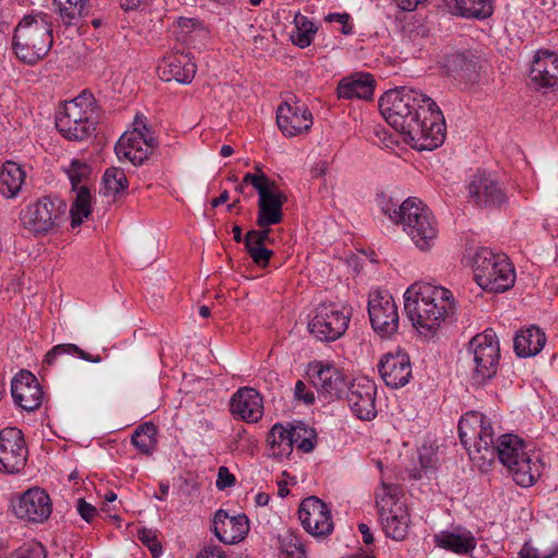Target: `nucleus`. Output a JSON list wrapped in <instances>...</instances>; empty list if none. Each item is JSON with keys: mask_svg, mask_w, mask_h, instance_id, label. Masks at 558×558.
Returning <instances> with one entry per match:
<instances>
[{"mask_svg": "<svg viewBox=\"0 0 558 558\" xmlns=\"http://www.w3.org/2000/svg\"><path fill=\"white\" fill-rule=\"evenodd\" d=\"M458 428L462 445L480 469L487 470L498 458L519 486L530 487L539 476V466L524 451L522 439L506 434L495 442L490 423L482 413H466L461 417Z\"/></svg>", "mask_w": 558, "mask_h": 558, "instance_id": "obj_1", "label": "nucleus"}, {"mask_svg": "<svg viewBox=\"0 0 558 558\" xmlns=\"http://www.w3.org/2000/svg\"><path fill=\"white\" fill-rule=\"evenodd\" d=\"M385 120L403 135L404 142L418 150H433L444 143L445 118L437 104L410 87L386 92L378 102Z\"/></svg>", "mask_w": 558, "mask_h": 558, "instance_id": "obj_2", "label": "nucleus"}, {"mask_svg": "<svg viewBox=\"0 0 558 558\" xmlns=\"http://www.w3.org/2000/svg\"><path fill=\"white\" fill-rule=\"evenodd\" d=\"M451 291L426 282L412 284L404 293V310L421 333H434L454 312Z\"/></svg>", "mask_w": 558, "mask_h": 558, "instance_id": "obj_3", "label": "nucleus"}, {"mask_svg": "<svg viewBox=\"0 0 558 558\" xmlns=\"http://www.w3.org/2000/svg\"><path fill=\"white\" fill-rule=\"evenodd\" d=\"M99 109L90 92L83 90L77 97L65 101L56 114L58 131L70 141H83L96 131Z\"/></svg>", "mask_w": 558, "mask_h": 558, "instance_id": "obj_4", "label": "nucleus"}, {"mask_svg": "<svg viewBox=\"0 0 558 558\" xmlns=\"http://www.w3.org/2000/svg\"><path fill=\"white\" fill-rule=\"evenodd\" d=\"M53 44L51 24L41 15L25 16L15 27L12 46L16 57L34 65L43 60Z\"/></svg>", "mask_w": 558, "mask_h": 558, "instance_id": "obj_5", "label": "nucleus"}, {"mask_svg": "<svg viewBox=\"0 0 558 558\" xmlns=\"http://www.w3.org/2000/svg\"><path fill=\"white\" fill-rule=\"evenodd\" d=\"M474 280L486 291L501 293L513 287L515 272L508 256L481 247L472 256Z\"/></svg>", "mask_w": 558, "mask_h": 558, "instance_id": "obj_6", "label": "nucleus"}, {"mask_svg": "<svg viewBox=\"0 0 558 558\" xmlns=\"http://www.w3.org/2000/svg\"><path fill=\"white\" fill-rule=\"evenodd\" d=\"M66 209V204L62 199L41 196L21 211V225L35 236L53 234L62 227Z\"/></svg>", "mask_w": 558, "mask_h": 558, "instance_id": "obj_7", "label": "nucleus"}, {"mask_svg": "<svg viewBox=\"0 0 558 558\" xmlns=\"http://www.w3.org/2000/svg\"><path fill=\"white\" fill-rule=\"evenodd\" d=\"M403 489L397 484L383 483L376 493V504L383 530L387 537L402 541L408 534L410 517Z\"/></svg>", "mask_w": 558, "mask_h": 558, "instance_id": "obj_8", "label": "nucleus"}, {"mask_svg": "<svg viewBox=\"0 0 558 558\" xmlns=\"http://www.w3.org/2000/svg\"><path fill=\"white\" fill-rule=\"evenodd\" d=\"M403 230L421 251H428L437 239L438 229L429 208L416 197L407 198L399 205Z\"/></svg>", "mask_w": 558, "mask_h": 558, "instance_id": "obj_9", "label": "nucleus"}, {"mask_svg": "<svg viewBox=\"0 0 558 558\" xmlns=\"http://www.w3.org/2000/svg\"><path fill=\"white\" fill-rule=\"evenodd\" d=\"M256 173H246L243 183L251 185L258 193V213L256 223L259 228H269L283 219L282 206L287 196L274 180H270L257 166Z\"/></svg>", "mask_w": 558, "mask_h": 558, "instance_id": "obj_10", "label": "nucleus"}, {"mask_svg": "<svg viewBox=\"0 0 558 558\" xmlns=\"http://www.w3.org/2000/svg\"><path fill=\"white\" fill-rule=\"evenodd\" d=\"M468 351L472 354L474 362L472 379L476 384L492 379L497 373L500 360L496 332L488 328L477 333L470 340Z\"/></svg>", "mask_w": 558, "mask_h": 558, "instance_id": "obj_11", "label": "nucleus"}, {"mask_svg": "<svg viewBox=\"0 0 558 558\" xmlns=\"http://www.w3.org/2000/svg\"><path fill=\"white\" fill-rule=\"evenodd\" d=\"M157 148V141L145 123L135 119L134 129L126 131L117 142L114 150L120 160L125 159L134 166L142 165Z\"/></svg>", "mask_w": 558, "mask_h": 558, "instance_id": "obj_12", "label": "nucleus"}, {"mask_svg": "<svg viewBox=\"0 0 558 558\" xmlns=\"http://www.w3.org/2000/svg\"><path fill=\"white\" fill-rule=\"evenodd\" d=\"M368 315L373 329L383 338H390L399 328V313L393 298L387 291L368 295Z\"/></svg>", "mask_w": 558, "mask_h": 558, "instance_id": "obj_13", "label": "nucleus"}, {"mask_svg": "<svg viewBox=\"0 0 558 558\" xmlns=\"http://www.w3.org/2000/svg\"><path fill=\"white\" fill-rule=\"evenodd\" d=\"M298 513L303 529L314 537L325 538L333 531L331 511L318 497L303 499Z\"/></svg>", "mask_w": 558, "mask_h": 558, "instance_id": "obj_14", "label": "nucleus"}, {"mask_svg": "<svg viewBox=\"0 0 558 558\" xmlns=\"http://www.w3.org/2000/svg\"><path fill=\"white\" fill-rule=\"evenodd\" d=\"M349 326V319L335 305L320 304L308 323V331L318 340L335 341Z\"/></svg>", "mask_w": 558, "mask_h": 558, "instance_id": "obj_15", "label": "nucleus"}, {"mask_svg": "<svg viewBox=\"0 0 558 558\" xmlns=\"http://www.w3.org/2000/svg\"><path fill=\"white\" fill-rule=\"evenodd\" d=\"M27 448L21 429L7 427L0 430V466L7 473L21 472L27 460Z\"/></svg>", "mask_w": 558, "mask_h": 558, "instance_id": "obj_16", "label": "nucleus"}, {"mask_svg": "<svg viewBox=\"0 0 558 558\" xmlns=\"http://www.w3.org/2000/svg\"><path fill=\"white\" fill-rule=\"evenodd\" d=\"M277 125L284 136L294 137L311 130L313 116L300 101H284L277 109Z\"/></svg>", "mask_w": 558, "mask_h": 558, "instance_id": "obj_17", "label": "nucleus"}, {"mask_svg": "<svg viewBox=\"0 0 558 558\" xmlns=\"http://www.w3.org/2000/svg\"><path fill=\"white\" fill-rule=\"evenodd\" d=\"M13 511L20 519L40 523L50 517L52 504L44 489L33 487L24 492L13 504Z\"/></svg>", "mask_w": 558, "mask_h": 558, "instance_id": "obj_18", "label": "nucleus"}, {"mask_svg": "<svg viewBox=\"0 0 558 558\" xmlns=\"http://www.w3.org/2000/svg\"><path fill=\"white\" fill-rule=\"evenodd\" d=\"M306 374L313 386L326 397L340 399L345 395V376L338 368L314 362L308 365Z\"/></svg>", "mask_w": 558, "mask_h": 558, "instance_id": "obj_19", "label": "nucleus"}, {"mask_svg": "<svg viewBox=\"0 0 558 558\" xmlns=\"http://www.w3.org/2000/svg\"><path fill=\"white\" fill-rule=\"evenodd\" d=\"M530 78L538 88L558 90V53L537 51L531 65Z\"/></svg>", "mask_w": 558, "mask_h": 558, "instance_id": "obj_20", "label": "nucleus"}, {"mask_svg": "<svg viewBox=\"0 0 558 558\" xmlns=\"http://www.w3.org/2000/svg\"><path fill=\"white\" fill-rule=\"evenodd\" d=\"M11 393L14 402L27 412L37 410L44 398L41 386L29 372H22L14 377Z\"/></svg>", "mask_w": 558, "mask_h": 558, "instance_id": "obj_21", "label": "nucleus"}, {"mask_svg": "<svg viewBox=\"0 0 558 558\" xmlns=\"http://www.w3.org/2000/svg\"><path fill=\"white\" fill-rule=\"evenodd\" d=\"M250 524L245 514L229 515L219 509L214 517L213 533L223 544H236L248 533Z\"/></svg>", "mask_w": 558, "mask_h": 558, "instance_id": "obj_22", "label": "nucleus"}, {"mask_svg": "<svg viewBox=\"0 0 558 558\" xmlns=\"http://www.w3.org/2000/svg\"><path fill=\"white\" fill-rule=\"evenodd\" d=\"M379 373L385 384L391 388H400L409 383L412 374L410 357L405 352L385 354L379 364Z\"/></svg>", "mask_w": 558, "mask_h": 558, "instance_id": "obj_23", "label": "nucleus"}, {"mask_svg": "<svg viewBox=\"0 0 558 558\" xmlns=\"http://www.w3.org/2000/svg\"><path fill=\"white\" fill-rule=\"evenodd\" d=\"M230 411L236 418L246 423H256L264 413L263 397L254 388L242 387L232 396Z\"/></svg>", "mask_w": 558, "mask_h": 558, "instance_id": "obj_24", "label": "nucleus"}, {"mask_svg": "<svg viewBox=\"0 0 558 558\" xmlns=\"http://www.w3.org/2000/svg\"><path fill=\"white\" fill-rule=\"evenodd\" d=\"M376 386L368 378L351 383V411L361 421H372L376 417L375 408Z\"/></svg>", "mask_w": 558, "mask_h": 558, "instance_id": "obj_25", "label": "nucleus"}, {"mask_svg": "<svg viewBox=\"0 0 558 558\" xmlns=\"http://www.w3.org/2000/svg\"><path fill=\"white\" fill-rule=\"evenodd\" d=\"M158 76L165 81L189 84L195 76L196 64L189 54L172 53L165 57L157 66Z\"/></svg>", "mask_w": 558, "mask_h": 558, "instance_id": "obj_26", "label": "nucleus"}, {"mask_svg": "<svg viewBox=\"0 0 558 558\" xmlns=\"http://www.w3.org/2000/svg\"><path fill=\"white\" fill-rule=\"evenodd\" d=\"M471 199L480 206H501L507 196L499 183L485 173H477L469 184Z\"/></svg>", "mask_w": 558, "mask_h": 558, "instance_id": "obj_27", "label": "nucleus"}, {"mask_svg": "<svg viewBox=\"0 0 558 558\" xmlns=\"http://www.w3.org/2000/svg\"><path fill=\"white\" fill-rule=\"evenodd\" d=\"M436 546L458 555H466L476 547V539L471 531L458 527L453 531H441L434 536Z\"/></svg>", "mask_w": 558, "mask_h": 558, "instance_id": "obj_28", "label": "nucleus"}, {"mask_svg": "<svg viewBox=\"0 0 558 558\" xmlns=\"http://www.w3.org/2000/svg\"><path fill=\"white\" fill-rule=\"evenodd\" d=\"M26 173L14 161H5L0 170V194L5 198L19 195L25 182Z\"/></svg>", "mask_w": 558, "mask_h": 558, "instance_id": "obj_29", "label": "nucleus"}, {"mask_svg": "<svg viewBox=\"0 0 558 558\" xmlns=\"http://www.w3.org/2000/svg\"><path fill=\"white\" fill-rule=\"evenodd\" d=\"M546 336L538 327H531L519 332L513 341L514 351L519 356H533L542 351Z\"/></svg>", "mask_w": 558, "mask_h": 558, "instance_id": "obj_30", "label": "nucleus"}, {"mask_svg": "<svg viewBox=\"0 0 558 558\" xmlns=\"http://www.w3.org/2000/svg\"><path fill=\"white\" fill-rule=\"evenodd\" d=\"M452 13L466 19L485 20L494 12L493 0H449Z\"/></svg>", "mask_w": 558, "mask_h": 558, "instance_id": "obj_31", "label": "nucleus"}, {"mask_svg": "<svg viewBox=\"0 0 558 558\" xmlns=\"http://www.w3.org/2000/svg\"><path fill=\"white\" fill-rule=\"evenodd\" d=\"M451 75L465 84H474L480 77V66L475 60L459 53L451 57L448 62Z\"/></svg>", "mask_w": 558, "mask_h": 558, "instance_id": "obj_32", "label": "nucleus"}, {"mask_svg": "<svg viewBox=\"0 0 558 558\" xmlns=\"http://www.w3.org/2000/svg\"><path fill=\"white\" fill-rule=\"evenodd\" d=\"M270 456L275 458H287L292 453L293 441L291 428L287 429L281 424H275L267 435Z\"/></svg>", "mask_w": 558, "mask_h": 558, "instance_id": "obj_33", "label": "nucleus"}, {"mask_svg": "<svg viewBox=\"0 0 558 558\" xmlns=\"http://www.w3.org/2000/svg\"><path fill=\"white\" fill-rule=\"evenodd\" d=\"M65 25H77L88 14L89 0H53Z\"/></svg>", "mask_w": 558, "mask_h": 558, "instance_id": "obj_34", "label": "nucleus"}, {"mask_svg": "<svg viewBox=\"0 0 558 558\" xmlns=\"http://www.w3.org/2000/svg\"><path fill=\"white\" fill-rule=\"evenodd\" d=\"M376 88L375 77L367 72L351 73V99L372 101Z\"/></svg>", "mask_w": 558, "mask_h": 558, "instance_id": "obj_35", "label": "nucleus"}, {"mask_svg": "<svg viewBox=\"0 0 558 558\" xmlns=\"http://www.w3.org/2000/svg\"><path fill=\"white\" fill-rule=\"evenodd\" d=\"M76 192L75 199L70 208L71 227H78L84 218L92 213V195L87 185H82Z\"/></svg>", "mask_w": 558, "mask_h": 558, "instance_id": "obj_36", "label": "nucleus"}, {"mask_svg": "<svg viewBox=\"0 0 558 558\" xmlns=\"http://www.w3.org/2000/svg\"><path fill=\"white\" fill-rule=\"evenodd\" d=\"M157 427L151 422L140 425L132 436V444L143 454H150L157 445Z\"/></svg>", "mask_w": 558, "mask_h": 558, "instance_id": "obj_37", "label": "nucleus"}, {"mask_svg": "<svg viewBox=\"0 0 558 558\" xmlns=\"http://www.w3.org/2000/svg\"><path fill=\"white\" fill-rule=\"evenodd\" d=\"M279 557L280 558H307L305 545L298 534L287 531L279 535Z\"/></svg>", "mask_w": 558, "mask_h": 558, "instance_id": "obj_38", "label": "nucleus"}, {"mask_svg": "<svg viewBox=\"0 0 558 558\" xmlns=\"http://www.w3.org/2000/svg\"><path fill=\"white\" fill-rule=\"evenodd\" d=\"M63 354H75L80 359L92 363H100L102 361V357L99 354L93 355L73 343H62L54 345L50 351H48L45 356L44 364L51 366L54 364L57 357Z\"/></svg>", "mask_w": 558, "mask_h": 558, "instance_id": "obj_39", "label": "nucleus"}, {"mask_svg": "<svg viewBox=\"0 0 558 558\" xmlns=\"http://www.w3.org/2000/svg\"><path fill=\"white\" fill-rule=\"evenodd\" d=\"M295 31L291 34V40L300 48L308 47L316 34V26L305 15L296 14L294 17Z\"/></svg>", "mask_w": 558, "mask_h": 558, "instance_id": "obj_40", "label": "nucleus"}, {"mask_svg": "<svg viewBox=\"0 0 558 558\" xmlns=\"http://www.w3.org/2000/svg\"><path fill=\"white\" fill-rule=\"evenodd\" d=\"M102 183L105 195L113 197L124 192L129 186L124 171L118 167H110L105 171Z\"/></svg>", "mask_w": 558, "mask_h": 558, "instance_id": "obj_41", "label": "nucleus"}, {"mask_svg": "<svg viewBox=\"0 0 558 558\" xmlns=\"http://www.w3.org/2000/svg\"><path fill=\"white\" fill-rule=\"evenodd\" d=\"M291 437L293 446L303 452H311L316 444V432L314 428L308 427L302 422L291 426Z\"/></svg>", "mask_w": 558, "mask_h": 558, "instance_id": "obj_42", "label": "nucleus"}, {"mask_svg": "<svg viewBox=\"0 0 558 558\" xmlns=\"http://www.w3.org/2000/svg\"><path fill=\"white\" fill-rule=\"evenodd\" d=\"M68 177L72 184V190H78L89 179L92 173L90 167L87 162L78 159H73L66 169Z\"/></svg>", "mask_w": 558, "mask_h": 558, "instance_id": "obj_43", "label": "nucleus"}, {"mask_svg": "<svg viewBox=\"0 0 558 558\" xmlns=\"http://www.w3.org/2000/svg\"><path fill=\"white\" fill-rule=\"evenodd\" d=\"M138 539L148 547L154 558H158L162 553V547L157 537V532L151 529L142 527L137 530Z\"/></svg>", "mask_w": 558, "mask_h": 558, "instance_id": "obj_44", "label": "nucleus"}, {"mask_svg": "<svg viewBox=\"0 0 558 558\" xmlns=\"http://www.w3.org/2000/svg\"><path fill=\"white\" fill-rule=\"evenodd\" d=\"M270 229L262 228V230H251L246 233L244 242L247 254L253 252V248L257 250L258 246H265L267 242H270Z\"/></svg>", "mask_w": 558, "mask_h": 558, "instance_id": "obj_45", "label": "nucleus"}, {"mask_svg": "<svg viewBox=\"0 0 558 558\" xmlns=\"http://www.w3.org/2000/svg\"><path fill=\"white\" fill-rule=\"evenodd\" d=\"M421 466L425 470H433L438 462L437 454L432 447H422L418 451Z\"/></svg>", "mask_w": 558, "mask_h": 558, "instance_id": "obj_46", "label": "nucleus"}, {"mask_svg": "<svg viewBox=\"0 0 558 558\" xmlns=\"http://www.w3.org/2000/svg\"><path fill=\"white\" fill-rule=\"evenodd\" d=\"M294 397L296 400L302 401L307 405H311L315 402L314 392L308 389L302 380H298L295 384Z\"/></svg>", "mask_w": 558, "mask_h": 558, "instance_id": "obj_47", "label": "nucleus"}, {"mask_svg": "<svg viewBox=\"0 0 558 558\" xmlns=\"http://www.w3.org/2000/svg\"><path fill=\"white\" fill-rule=\"evenodd\" d=\"M77 512L83 520L90 523L94 518L97 515L98 510L93 505L85 501L83 498L77 500Z\"/></svg>", "mask_w": 558, "mask_h": 558, "instance_id": "obj_48", "label": "nucleus"}, {"mask_svg": "<svg viewBox=\"0 0 558 558\" xmlns=\"http://www.w3.org/2000/svg\"><path fill=\"white\" fill-rule=\"evenodd\" d=\"M248 255L257 266L265 267L269 263L272 251L266 246H258L257 250L253 248V252L248 253Z\"/></svg>", "mask_w": 558, "mask_h": 558, "instance_id": "obj_49", "label": "nucleus"}, {"mask_svg": "<svg viewBox=\"0 0 558 558\" xmlns=\"http://www.w3.org/2000/svg\"><path fill=\"white\" fill-rule=\"evenodd\" d=\"M381 210L385 215H387L390 220L396 223H399L401 216L399 215V206L397 203H393L391 199L381 198Z\"/></svg>", "mask_w": 558, "mask_h": 558, "instance_id": "obj_50", "label": "nucleus"}, {"mask_svg": "<svg viewBox=\"0 0 558 558\" xmlns=\"http://www.w3.org/2000/svg\"><path fill=\"white\" fill-rule=\"evenodd\" d=\"M235 477L231 474L226 466H220L218 470V478L216 485L218 488L223 489L226 487H230L234 485Z\"/></svg>", "mask_w": 558, "mask_h": 558, "instance_id": "obj_51", "label": "nucleus"}, {"mask_svg": "<svg viewBox=\"0 0 558 558\" xmlns=\"http://www.w3.org/2000/svg\"><path fill=\"white\" fill-rule=\"evenodd\" d=\"M348 20H349V15L347 13H343V14L331 13L326 16V21L337 22L340 25L341 33L344 35L349 34Z\"/></svg>", "mask_w": 558, "mask_h": 558, "instance_id": "obj_52", "label": "nucleus"}, {"mask_svg": "<svg viewBox=\"0 0 558 558\" xmlns=\"http://www.w3.org/2000/svg\"><path fill=\"white\" fill-rule=\"evenodd\" d=\"M357 529H359V532L362 534L363 543L368 548L371 545L374 544V541H375L373 532L371 531V527L366 523H360L357 525Z\"/></svg>", "mask_w": 558, "mask_h": 558, "instance_id": "obj_53", "label": "nucleus"}, {"mask_svg": "<svg viewBox=\"0 0 558 558\" xmlns=\"http://www.w3.org/2000/svg\"><path fill=\"white\" fill-rule=\"evenodd\" d=\"M197 558H226L220 547L213 546L203 549Z\"/></svg>", "mask_w": 558, "mask_h": 558, "instance_id": "obj_54", "label": "nucleus"}, {"mask_svg": "<svg viewBox=\"0 0 558 558\" xmlns=\"http://www.w3.org/2000/svg\"><path fill=\"white\" fill-rule=\"evenodd\" d=\"M359 253H360V255H362V257H360L357 255H354V256L351 255V264L354 263V271L357 274L364 268L365 262L368 260V255H367L366 251L359 250Z\"/></svg>", "mask_w": 558, "mask_h": 558, "instance_id": "obj_55", "label": "nucleus"}, {"mask_svg": "<svg viewBox=\"0 0 558 558\" xmlns=\"http://www.w3.org/2000/svg\"><path fill=\"white\" fill-rule=\"evenodd\" d=\"M518 558H541V555L530 543H525L519 551Z\"/></svg>", "mask_w": 558, "mask_h": 558, "instance_id": "obj_56", "label": "nucleus"}, {"mask_svg": "<svg viewBox=\"0 0 558 558\" xmlns=\"http://www.w3.org/2000/svg\"><path fill=\"white\" fill-rule=\"evenodd\" d=\"M149 0H120L123 10H135L141 5L147 4Z\"/></svg>", "mask_w": 558, "mask_h": 558, "instance_id": "obj_57", "label": "nucleus"}, {"mask_svg": "<svg viewBox=\"0 0 558 558\" xmlns=\"http://www.w3.org/2000/svg\"><path fill=\"white\" fill-rule=\"evenodd\" d=\"M337 93L339 98L349 99V76L339 82Z\"/></svg>", "mask_w": 558, "mask_h": 558, "instance_id": "obj_58", "label": "nucleus"}, {"mask_svg": "<svg viewBox=\"0 0 558 558\" xmlns=\"http://www.w3.org/2000/svg\"><path fill=\"white\" fill-rule=\"evenodd\" d=\"M426 0H399L400 7L405 11H412L416 9L420 3L425 2Z\"/></svg>", "mask_w": 558, "mask_h": 558, "instance_id": "obj_59", "label": "nucleus"}, {"mask_svg": "<svg viewBox=\"0 0 558 558\" xmlns=\"http://www.w3.org/2000/svg\"><path fill=\"white\" fill-rule=\"evenodd\" d=\"M351 558H375L373 555V550L369 548H359L354 554L351 555Z\"/></svg>", "mask_w": 558, "mask_h": 558, "instance_id": "obj_60", "label": "nucleus"}, {"mask_svg": "<svg viewBox=\"0 0 558 558\" xmlns=\"http://www.w3.org/2000/svg\"><path fill=\"white\" fill-rule=\"evenodd\" d=\"M228 199H229V193H228V191H223V192L220 194V196H219V197L214 198V199L211 201V206H213V207H218L219 205L227 203V202H228Z\"/></svg>", "mask_w": 558, "mask_h": 558, "instance_id": "obj_61", "label": "nucleus"}, {"mask_svg": "<svg viewBox=\"0 0 558 558\" xmlns=\"http://www.w3.org/2000/svg\"><path fill=\"white\" fill-rule=\"evenodd\" d=\"M169 492V485L161 483L159 485V494H156V498L163 500L166 499Z\"/></svg>", "mask_w": 558, "mask_h": 558, "instance_id": "obj_62", "label": "nucleus"}, {"mask_svg": "<svg viewBox=\"0 0 558 558\" xmlns=\"http://www.w3.org/2000/svg\"><path fill=\"white\" fill-rule=\"evenodd\" d=\"M269 502V496L264 493H259L256 496V504L259 506H266Z\"/></svg>", "mask_w": 558, "mask_h": 558, "instance_id": "obj_63", "label": "nucleus"}, {"mask_svg": "<svg viewBox=\"0 0 558 558\" xmlns=\"http://www.w3.org/2000/svg\"><path fill=\"white\" fill-rule=\"evenodd\" d=\"M232 233H233L234 241H236V242L242 241V229L240 226H234L232 228Z\"/></svg>", "mask_w": 558, "mask_h": 558, "instance_id": "obj_64", "label": "nucleus"}]
</instances>
